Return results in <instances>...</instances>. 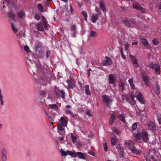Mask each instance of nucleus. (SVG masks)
<instances>
[{
	"label": "nucleus",
	"mask_w": 161,
	"mask_h": 161,
	"mask_svg": "<svg viewBox=\"0 0 161 161\" xmlns=\"http://www.w3.org/2000/svg\"><path fill=\"white\" fill-rule=\"evenodd\" d=\"M141 41L142 44L148 48V49L151 48L150 45L149 44L148 41L147 39L142 38L141 39Z\"/></svg>",
	"instance_id": "4468645a"
},
{
	"label": "nucleus",
	"mask_w": 161,
	"mask_h": 161,
	"mask_svg": "<svg viewBox=\"0 0 161 161\" xmlns=\"http://www.w3.org/2000/svg\"><path fill=\"white\" fill-rule=\"evenodd\" d=\"M122 23L127 27H130V23L126 18H124L123 19Z\"/></svg>",
	"instance_id": "4be33fe9"
},
{
	"label": "nucleus",
	"mask_w": 161,
	"mask_h": 161,
	"mask_svg": "<svg viewBox=\"0 0 161 161\" xmlns=\"http://www.w3.org/2000/svg\"><path fill=\"white\" fill-rule=\"evenodd\" d=\"M117 141V139L116 137H112L111 139V143L112 145H115Z\"/></svg>",
	"instance_id": "2f4dec72"
},
{
	"label": "nucleus",
	"mask_w": 161,
	"mask_h": 161,
	"mask_svg": "<svg viewBox=\"0 0 161 161\" xmlns=\"http://www.w3.org/2000/svg\"><path fill=\"white\" fill-rule=\"evenodd\" d=\"M53 90L57 97H61L63 99H65V92L63 90H60L57 86H54Z\"/></svg>",
	"instance_id": "f257e3e1"
},
{
	"label": "nucleus",
	"mask_w": 161,
	"mask_h": 161,
	"mask_svg": "<svg viewBox=\"0 0 161 161\" xmlns=\"http://www.w3.org/2000/svg\"><path fill=\"white\" fill-rule=\"evenodd\" d=\"M137 125L136 123H134L132 125V126L130 127V130L132 131L135 130L137 128Z\"/></svg>",
	"instance_id": "4c0bfd02"
},
{
	"label": "nucleus",
	"mask_w": 161,
	"mask_h": 161,
	"mask_svg": "<svg viewBox=\"0 0 161 161\" xmlns=\"http://www.w3.org/2000/svg\"><path fill=\"white\" fill-rule=\"evenodd\" d=\"M154 91H155L156 94L158 95H159L160 92V86L158 85V83H157L156 86H155V87L154 89Z\"/></svg>",
	"instance_id": "a878e982"
},
{
	"label": "nucleus",
	"mask_w": 161,
	"mask_h": 161,
	"mask_svg": "<svg viewBox=\"0 0 161 161\" xmlns=\"http://www.w3.org/2000/svg\"><path fill=\"white\" fill-rule=\"evenodd\" d=\"M148 66L152 69H153L156 66V64H155L153 63V62H152L148 65Z\"/></svg>",
	"instance_id": "8fccbe9b"
},
{
	"label": "nucleus",
	"mask_w": 161,
	"mask_h": 161,
	"mask_svg": "<svg viewBox=\"0 0 161 161\" xmlns=\"http://www.w3.org/2000/svg\"><path fill=\"white\" fill-rule=\"evenodd\" d=\"M46 96V93L45 92L42 91L41 92L40 95L39 97L44 98Z\"/></svg>",
	"instance_id": "a18cd8bd"
},
{
	"label": "nucleus",
	"mask_w": 161,
	"mask_h": 161,
	"mask_svg": "<svg viewBox=\"0 0 161 161\" xmlns=\"http://www.w3.org/2000/svg\"><path fill=\"white\" fill-rule=\"evenodd\" d=\"M160 66L158 64H156V66L154 68L155 72L156 75H158L160 73Z\"/></svg>",
	"instance_id": "cd10ccee"
},
{
	"label": "nucleus",
	"mask_w": 161,
	"mask_h": 161,
	"mask_svg": "<svg viewBox=\"0 0 161 161\" xmlns=\"http://www.w3.org/2000/svg\"><path fill=\"white\" fill-rule=\"evenodd\" d=\"M98 15L97 14H93L91 18V21L93 23H95L98 19Z\"/></svg>",
	"instance_id": "393cba45"
},
{
	"label": "nucleus",
	"mask_w": 161,
	"mask_h": 161,
	"mask_svg": "<svg viewBox=\"0 0 161 161\" xmlns=\"http://www.w3.org/2000/svg\"><path fill=\"white\" fill-rule=\"evenodd\" d=\"M103 147L104 150L105 151H107L108 149V146L107 143H105L103 144Z\"/></svg>",
	"instance_id": "774afa93"
},
{
	"label": "nucleus",
	"mask_w": 161,
	"mask_h": 161,
	"mask_svg": "<svg viewBox=\"0 0 161 161\" xmlns=\"http://www.w3.org/2000/svg\"><path fill=\"white\" fill-rule=\"evenodd\" d=\"M116 148L118 151H123V148H121L120 145L119 144V146H117L116 147Z\"/></svg>",
	"instance_id": "e2e57ef3"
},
{
	"label": "nucleus",
	"mask_w": 161,
	"mask_h": 161,
	"mask_svg": "<svg viewBox=\"0 0 161 161\" xmlns=\"http://www.w3.org/2000/svg\"><path fill=\"white\" fill-rule=\"evenodd\" d=\"M135 96L141 104H145V102L142 94L140 92L136 91L135 93Z\"/></svg>",
	"instance_id": "20e7f679"
},
{
	"label": "nucleus",
	"mask_w": 161,
	"mask_h": 161,
	"mask_svg": "<svg viewBox=\"0 0 161 161\" xmlns=\"http://www.w3.org/2000/svg\"><path fill=\"white\" fill-rule=\"evenodd\" d=\"M37 29L40 31H43L44 29L42 23L41 22L38 23L36 25Z\"/></svg>",
	"instance_id": "c85d7f7f"
},
{
	"label": "nucleus",
	"mask_w": 161,
	"mask_h": 161,
	"mask_svg": "<svg viewBox=\"0 0 161 161\" xmlns=\"http://www.w3.org/2000/svg\"><path fill=\"white\" fill-rule=\"evenodd\" d=\"M68 154L70 155V156H74V157H76V153L75 151L72 152L69 150H67Z\"/></svg>",
	"instance_id": "e433bc0d"
},
{
	"label": "nucleus",
	"mask_w": 161,
	"mask_h": 161,
	"mask_svg": "<svg viewBox=\"0 0 161 161\" xmlns=\"http://www.w3.org/2000/svg\"><path fill=\"white\" fill-rule=\"evenodd\" d=\"M8 15L11 19H14L15 16L14 14L11 13H9Z\"/></svg>",
	"instance_id": "338daca9"
},
{
	"label": "nucleus",
	"mask_w": 161,
	"mask_h": 161,
	"mask_svg": "<svg viewBox=\"0 0 161 161\" xmlns=\"http://www.w3.org/2000/svg\"><path fill=\"white\" fill-rule=\"evenodd\" d=\"M130 150L132 153L136 155H139L141 154L142 153L141 150L137 149L135 146H134Z\"/></svg>",
	"instance_id": "f8f14e48"
},
{
	"label": "nucleus",
	"mask_w": 161,
	"mask_h": 161,
	"mask_svg": "<svg viewBox=\"0 0 161 161\" xmlns=\"http://www.w3.org/2000/svg\"><path fill=\"white\" fill-rule=\"evenodd\" d=\"M37 56L40 58H42L44 55V53L41 49L35 50Z\"/></svg>",
	"instance_id": "f3484780"
},
{
	"label": "nucleus",
	"mask_w": 161,
	"mask_h": 161,
	"mask_svg": "<svg viewBox=\"0 0 161 161\" xmlns=\"http://www.w3.org/2000/svg\"><path fill=\"white\" fill-rule=\"evenodd\" d=\"M95 9L96 12L97 13L98 15H101L102 14L101 12L100 9V8L97 7H95Z\"/></svg>",
	"instance_id": "49530a36"
},
{
	"label": "nucleus",
	"mask_w": 161,
	"mask_h": 161,
	"mask_svg": "<svg viewBox=\"0 0 161 161\" xmlns=\"http://www.w3.org/2000/svg\"><path fill=\"white\" fill-rule=\"evenodd\" d=\"M85 155H86V153L78 152L76 153V157L77 156L79 158L83 159H86Z\"/></svg>",
	"instance_id": "2eb2a0df"
},
{
	"label": "nucleus",
	"mask_w": 161,
	"mask_h": 161,
	"mask_svg": "<svg viewBox=\"0 0 161 161\" xmlns=\"http://www.w3.org/2000/svg\"><path fill=\"white\" fill-rule=\"evenodd\" d=\"M142 137V132H139L135 135V138L136 140H140Z\"/></svg>",
	"instance_id": "c9c22d12"
},
{
	"label": "nucleus",
	"mask_w": 161,
	"mask_h": 161,
	"mask_svg": "<svg viewBox=\"0 0 161 161\" xmlns=\"http://www.w3.org/2000/svg\"><path fill=\"white\" fill-rule=\"evenodd\" d=\"M92 64L94 67H96L99 69H102L101 68H103V67H101L100 63L98 61H93L92 62Z\"/></svg>",
	"instance_id": "6ab92c4d"
},
{
	"label": "nucleus",
	"mask_w": 161,
	"mask_h": 161,
	"mask_svg": "<svg viewBox=\"0 0 161 161\" xmlns=\"http://www.w3.org/2000/svg\"><path fill=\"white\" fill-rule=\"evenodd\" d=\"M82 14L84 17V19L86 21L87 20V13L85 11H82L81 12Z\"/></svg>",
	"instance_id": "c03bdc74"
},
{
	"label": "nucleus",
	"mask_w": 161,
	"mask_h": 161,
	"mask_svg": "<svg viewBox=\"0 0 161 161\" xmlns=\"http://www.w3.org/2000/svg\"><path fill=\"white\" fill-rule=\"evenodd\" d=\"M118 118L122 121L124 122L125 121V118L122 115H119L118 116Z\"/></svg>",
	"instance_id": "603ef678"
},
{
	"label": "nucleus",
	"mask_w": 161,
	"mask_h": 161,
	"mask_svg": "<svg viewBox=\"0 0 161 161\" xmlns=\"http://www.w3.org/2000/svg\"><path fill=\"white\" fill-rule=\"evenodd\" d=\"M42 47V45L41 43L40 42H38L35 46V50H39V48H40Z\"/></svg>",
	"instance_id": "a19ab883"
},
{
	"label": "nucleus",
	"mask_w": 161,
	"mask_h": 161,
	"mask_svg": "<svg viewBox=\"0 0 161 161\" xmlns=\"http://www.w3.org/2000/svg\"><path fill=\"white\" fill-rule=\"evenodd\" d=\"M76 25H72L71 26V27L70 28V30L71 31H76Z\"/></svg>",
	"instance_id": "864d4df0"
},
{
	"label": "nucleus",
	"mask_w": 161,
	"mask_h": 161,
	"mask_svg": "<svg viewBox=\"0 0 161 161\" xmlns=\"http://www.w3.org/2000/svg\"><path fill=\"white\" fill-rule=\"evenodd\" d=\"M117 115L116 114H112L111 115L109 121V124L110 125H112Z\"/></svg>",
	"instance_id": "a211bd4d"
},
{
	"label": "nucleus",
	"mask_w": 161,
	"mask_h": 161,
	"mask_svg": "<svg viewBox=\"0 0 161 161\" xmlns=\"http://www.w3.org/2000/svg\"><path fill=\"white\" fill-rule=\"evenodd\" d=\"M60 122L64 127H66L67 125L68 121L65 120L64 117H62L60 119Z\"/></svg>",
	"instance_id": "412c9836"
},
{
	"label": "nucleus",
	"mask_w": 161,
	"mask_h": 161,
	"mask_svg": "<svg viewBox=\"0 0 161 161\" xmlns=\"http://www.w3.org/2000/svg\"><path fill=\"white\" fill-rule=\"evenodd\" d=\"M35 64L37 71L38 73L41 74L43 73L44 74L46 73L47 72V69L43 67L40 62H36L35 63Z\"/></svg>",
	"instance_id": "f03ea898"
},
{
	"label": "nucleus",
	"mask_w": 161,
	"mask_h": 161,
	"mask_svg": "<svg viewBox=\"0 0 161 161\" xmlns=\"http://www.w3.org/2000/svg\"><path fill=\"white\" fill-rule=\"evenodd\" d=\"M37 8L41 12H42L43 10V8L42 6L40 3H38L37 5Z\"/></svg>",
	"instance_id": "37998d69"
},
{
	"label": "nucleus",
	"mask_w": 161,
	"mask_h": 161,
	"mask_svg": "<svg viewBox=\"0 0 161 161\" xmlns=\"http://www.w3.org/2000/svg\"><path fill=\"white\" fill-rule=\"evenodd\" d=\"M153 44L155 46L158 45L159 43L158 39L157 38H154L152 41Z\"/></svg>",
	"instance_id": "79ce46f5"
},
{
	"label": "nucleus",
	"mask_w": 161,
	"mask_h": 161,
	"mask_svg": "<svg viewBox=\"0 0 161 161\" xmlns=\"http://www.w3.org/2000/svg\"><path fill=\"white\" fill-rule=\"evenodd\" d=\"M17 15L19 18L21 19L25 16V12L24 10H22L17 13Z\"/></svg>",
	"instance_id": "7c9ffc66"
},
{
	"label": "nucleus",
	"mask_w": 161,
	"mask_h": 161,
	"mask_svg": "<svg viewBox=\"0 0 161 161\" xmlns=\"http://www.w3.org/2000/svg\"><path fill=\"white\" fill-rule=\"evenodd\" d=\"M58 132L61 135H64L65 133V131L61 124H58Z\"/></svg>",
	"instance_id": "9d476101"
},
{
	"label": "nucleus",
	"mask_w": 161,
	"mask_h": 161,
	"mask_svg": "<svg viewBox=\"0 0 161 161\" xmlns=\"http://www.w3.org/2000/svg\"><path fill=\"white\" fill-rule=\"evenodd\" d=\"M43 23V25L44 28L46 30H47V28H48L47 21Z\"/></svg>",
	"instance_id": "69168bd1"
},
{
	"label": "nucleus",
	"mask_w": 161,
	"mask_h": 161,
	"mask_svg": "<svg viewBox=\"0 0 161 161\" xmlns=\"http://www.w3.org/2000/svg\"><path fill=\"white\" fill-rule=\"evenodd\" d=\"M140 6L138 3H133V8H134L136 9H138V8H139V7H140Z\"/></svg>",
	"instance_id": "09e8293b"
},
{
	"label": "nucleus",
	"mask_w": 161,
	"mask_h": 161,
	"mask_svg": "<svg viewBox=\"0 0 161 161\" xmlns=\"http://www.w3.org/2000/svg\"><path fill=\"white\" fill-rule=\"evenodd\" d=\"M71 136L73 143H75L77 142V137L76 136L74 135L73 133H71Z\"/></svg>",
	"instance_id": "f704fd0d"
},
{
	"label": "nucleus",
	"mask_w": 161,
	"mask_h": 161,
	"mask_svg": "<svg viewBox=\"0 0 161 161\" xmlns=\"http://www.w3.org/2000/svg\"><path fill=\"white\" fill-rule=\"evenodd\" d=\"M142 140L145 142H148L149 140L148 134L147 132L143 131L142 132Z\"/></svg>",
	"instance_id": "9b49d317"
},
{
	"label": "nucleus",
	"mask_w": 161,
	"mask_h": 161,
	"mask_svg": "<svg viewBox=\"0 0 161 161\" xmlns=\"http://www.w3.org/2000/svg\"><path fill=\"white\" fill-rule=\"evenodd\" d=\"M86 114L89 117L91 116V114L90 112V110H88L86 112Z\"/></svg>",
	"instance_id": "0e129e2a"
},
{
	"label": "nucleus",
	"mask_w": 161,
	"mask_h": 161,
	"mask_svg": "<svg viewBox=\"0 0 161 161\" xmlns=\"http://www.w3.org/2000/svg\"><path fill=\"white\" fill-rule=\"evenodd\" d=\"M0 104L1 105H3L4 104V101L3 100V96L2 94L1 90L0 89Z\"/></svg>",
	"instance_id": "ea45409f"
},
{
	"label": "nucleus",
	"mask_w": 161,
	"mask_h": 161,
	"mask_svg": "<svg viewBox=\"0 0 161 161\" xmlns=\"http://www.w3.org/2000/svg\"><path fill=\"white\" fill-rule=\"evenodd\" d=\"M125 146L130 150L134 146V142L131 140H127L124 142Z\"/></svg>",
	"instance_id": "423d86ee"
},
{
	"label": "nucleus",
	"mask_w": 161,
	"mask_h": 161,
	"mask_svg": "<svg viewBox=\"0 0 161 161\" xmlns=\"http://www.w3.org/2000/svg\"><path fill=\"white\" fill-rule=\"evenodd\" d=\"M99 5L100 8L103 11H105L106 10L104 4L102 1H101L99 2Z\"/></svg>",
	"instance_id": "72a5a7b5"
},
{
	"label": "nucleus",
	"mask_w": 161,
	"mask_h": 161,
	"mask_svg": "<svg viewBox=\"0 0 161 161\" xmlns=\"http://www.w3.org/2000/svg\"><path fill=\"white\" fill-rule=\"evenodd\" d=\"M111 63L112 62L110 58L107 56H106L105 60H103L101 63V64L103 66H106L111 65Z\"/></svg>",
	"instance_id": "0eeeda50"
},
{
	"label": "nucleus",
	"mask_w": 161,
	"mask_h": 161,
	"mask_svg": "<svg viewBox=\"0 0 161 161\" xmlns=\"http://www.w3.org/2000/svg\"><path fill=\"white\" fill-rule=\"evenodd\" d=\"M24 49L25 51L27 53H29L30 52V48L28 46H25L24 47Z\"/></svg>",
	"instance_id": "6e6d98bb"
},
{
	"label": "nucleus",
	"mask_w": 161,
	"mask_h": 161,
	"mask_svg": "<svg viewBox=\"0 0 161 161\" xmlns=\"http://www.w3.org/2000/svg\"><path fill=\"white\" fill-rule=\"evenodd\" d=\"M156 151L154 149H152L149 150L148 156L151 158L153 161H158V159L154 158V156L156 155Z\"/></svg>",
	"instance_id": "6e6552de"
},
{
	"label": "nucleus",
	"mask_w": 161,
	"mask_h": 161,
	"mask_svg": "<svg viewBox=\"0 0 161 161\" xmlns=\"http://www.w3.org/2000/svg\"><path fill=\"white\" fill-rule=\"evenodd\" d=\"M125 86V84L124 82H121L119 84V86L121 87V90L122 92L124 91L125 90L124 89Z\"/></svg>",
	"instance_id": "de8ad7c7"
},
{
	"label": "nucleus",
	"mask_w": 161,
	"mask_h": 161,
	"mask_svg": "<svg viewBox=\"0 0 161 161\" xmlns=\"http://www.w3.org/2000/svg\"><path fill=\"white\" fill-rule=\"evenodd\" d=\"M61 153L62 156H67L68 155L67 151L65 152L62 150H61Z\"/></svg>",
	"instance_id": "4d7b16f0"
},
{
	"label": "nucleus",
	"mask_w": 161,
	"mask_h": 161,
	"mask_svg": "<svg viewBox=\"0 0 161 161\" xmlns=\"http://www.w3.org/2000/svg\"><path fill=\"white\" fill-rule=\"evenodd\" d=\"M109 83L111 84H114L115 81V79L114 75L113 74H110L108 76Z\"/></svg>",
	"instance_id": "aec40b11"
},
{
	"label": "nucleus",
	"mask_w": 161,
	"mask_h": 161,
	"mask_svg": "<svg viewBox=\"0 0 161 161\" xmlns=\"http://www.w3.org/2000/svg\"><path fill=\"white\" fill-rule=\"evenodd\" d=\"M34 18L37 21L39 20L40 19V17L38 14H36L34 16Z\"/></svg>",
	"instance_id": "680f3d73"
},
{
	"label": "nucleus",
	"mask_w": 161,
	"mask_h": 161,
	"mask_svg": "<svg viewBox=\"0 0 161 161\" xmlns=\"http://www.w3.org/2000/svg\"><path fill=\"white\" fill-rule=\"evenodd\" d=\"M66 81L69 88H73L75 87V80L74 79L71 78L69 80H66Z\"/></svg>",
	"instance_id": "1a4fd4ad"
},
{
	"label": "nucleus",
	"mask_w": 161,
	"mask_h": 161,
	"mask_svg": "<svg viewBox=\"0 0 161 161\" xmlns=\"http://www.w3.org/2000/svg\"><path fill=\"white\" fill-rule=\"evenodd\" d=\"M128 82L130 83V86L132 89L134 90L135 89V86L133 83V80L132 78L128 80Z\"/></svg>",
	"instance_id": "bb28decb"
},
{
	"label": "nucleus",
	"mask_w": 161,
	"mask_h": 161,
	"mask_svg": "<svg viewBox=\"0 0 161 161\" xmlns=\"http://www.w3.org/2000/svg\"><path fill=\"white\" fill-rule=\"evenodd\" d=\"M47 116L48 118L49 121H53V119L55 117L54 115V114L53 115V114H52V116H49V115H48Z\"/></svg>",
	"instance_id": "5fc2aeb1"
},
{
	"label": "nucleus",
	"mask_w": 161,
	"mask_h": 161,
	"mask_svg": "<svg viewBox=\"0 0 161 161\" xmlns=\"http://www.w3.org/2000/svg\"><path fill=\"white\" fill-rule=\"evenodd\" d=\"M97 35V33L96 32L93 31H90V36L91 37H95Z\"/></svg>",
	"instance_id": "58836bf2"
},
{
	"label": "nucleus",
	"mask_w": 161,
	"mask_h": 161,
	"mask_svg": "<svg viewBox=\"0 0 161 161\" xmlns=\"http://www.w3.org/2000/svg\"><path fill=\"white\" fill-rule=\"evenodd\" d=\"M65 113L67 114L72 115L73 114V112L70 110L67 109L65 111Z\"/></svg>",
	"instance_id": "bf43d9fd"
},
{
	"label": "nucleus",
	"mask_w": 161,
	"mask_h": 161,
	"mask_svg": "<svg viewBox=\"0 0 161 161\" xmlns=\"http://www.w3.org/2000/svg\"><path fill=\"white\" fill-rule=\"evenodd\" d=\"M112 130L116 134L118 135L120 134L121 131L117 129L115 127H114L112 128Z\"/></svg>",
	"instance_id": "473e14b6"
},
{
	"label": "nucleus",
	"mask_w": 161,
	"mask_h": 161,
	"mask_svg": "<svg viewBox=\"0 0 161 161\" xmlns=\"http://www.w3.org/2000/svg\"><path fill=\"white\" fill-rule=\"evenodd\" d=\"M49 108L50 109L54 110L55 111H57L59 109L58 106L56 104H50L48 105Z\"/></svg>",
	"instance_id": "5701e85b"
},
{
	"label": "nucleus",
	"mask_w": 161,
	"mask_h": 161,
	"mask_svg": "<svg viewBox=\"0 0 161 161\" xmlns=\"http://www.w3.org/2000/svg\"><path fill=\"white\" fill-rule=\"evenodd\" d=\"M51 53L50 51L49 50L46 51L45 53L46 58H49Z\"/></svg>",
	"instance_id": "3c124183"
},
{
	"label": "nucleus",
	"mask_w": 161,
	"mask_h": 161,
	"mask_svg": "<svg viewBox=\"0 0 161 161\" xmlns=\"http://www.w3.org/2000/svg\"><path fill=\"white\" fill-rule=\"evenodd\" d=\"M130 57L131 58V60L133 62V63L135 65L134 67L136 68H138L139 67V65L138 64L137 60L136 58L132 55H130Z\"/></svg>",
	"instance_id": "dca6fc26"
},
{
	"label": "nucleus",
	"mask_w": 161,
	"mask_h": 161,
	"mask_svg": "<svg viewBox=\"0 0 161 161\" xmlns=\"http://www.w3.org/2000/svg\"><path fill=\"white\" fill-rule=\"evenodd\" d=\"M148 126L149 129L152 131H154L156 129V127L155 126V124L152 121H149L148 123Z\"/></svg>",
	"instance_id": "ddd939ff"
},
{
	"label": "nucleus",
	"mask_w": 161,
	"mask_h": 161,
	"mask_svg": "<svg viewBox=\"0 0 161 161\" xmlns=\"http://www.w3.org/2000/svg\"><path fill=\"white\" fill-rule=\"evenodd\" d=\"M7 151L5 147L2 148L1 150V160L2 161H7Z\"/></svg>",
	"instance_id": "39448f33"
},
{
	"label": "nucleus",
	"mask_w": 161,
	"mask_h": 161,
	"mask_svg": "<svg viewBox=\"0 0 161 161\" xmlns=\"http://www.w3.org/2000/svg\"><path fill=\"white\" fill-rule=\"evenodd\" d=\"M138 10L142 13H144L145 12V10L142 7H141V6H140Z\"/></svg>",
	"instance_id": "052dcab7"
},
{
	"label": "nucleus",
	"mask_w": 161,
	"mask_h": 161,
	"mask_svg": "<svg viewBox=\"0 0 161 161\" xmlns=\"http://www.w3.org/2000/svg\"><path fill=\"white\" fill-rule=\"evenodd\" d=\"M36 100L38 103V104L39 105H42L43 104L45 101L44 98L39 97H37Z\"/></svg>",
	"instance_id": "b1692460"
},
{
	"label": "nucleus",
	"mask_w": 161,
	"mask_h": 161,
	"mask_svg": "<svg viewBox=\"0 0 161 161\" xmlns=\"http://www.w3.org/2000/svg\"><path fill=\"white\" fill-rule=\"evenodd\" d=\"M102 97L103 99V103L107 107L109 106L112 102V99L110 98L109 96L106 95H102Z\"/></svg>",
	"instance_id": "7ed1b4c3"
},
{
	"label": "nucleus",
	"mask_w": 161,
	"mask_h": 161,
	"mask_svg": "<svg viewBox=\"0 0 161 161\" xmlns=\"http://www.w3.org/2000/svg\"><path fill=\"white\" fill-rule=\"evenodd\" d=\"M85 88V94L87 96H91V93L89 91V88L88 85H86Z\"/></svg>",
	"instance_id": "c756f323"
},
{
	"label": "nucleus",
	"mask_w": 161,
	"mask_h": 161,
	"mask_svg": "<svg viewBox=\"0 0 161 161\" xmlns=\"http://www.w3.org/2000/svg\"><path fill=\"white\" fill-rule=\"evenodd\" d=\"M11 26L12 29L13 30L14 32L15 33H17L18 31L17 29L15 28L14 26L12 24Z\"/></svg>",
	"instance_id": "13d9d810"
}]
</instances>
